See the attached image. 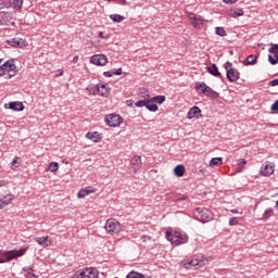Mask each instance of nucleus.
<instances>
[{
	"label": "nucleus",
	"mask_w": 278,
	"mask_h": 278,
	"mask_svg": "<svg viewBox=\"0 0 278 278\" xmlns=\"http://www.w3.org/2000/svg\"><path fill=\"white\" fill-rule=\"evenodd\" d=\"M121 1V3H123L124 5H126V3H127V0H119Z\"/></svg>",
	"instance_id": "864d4df0"
},
{
	"label": "nucleus",
	"mask_w": 278,
	"mask_h": 278,
	"mask_svg": "<svg viewBox=\"0 0 278 278\" xmlns=\"http://www.w3.org/2000/svg\"><path fill=\"white\" fill-rule=\"evenodd\" d=\"M100 38H103V33H100Z\"/></svg>",
	"instance_id": "13d9d810"
},
{
	"label": "nucleus",
	"mask_w": 278,
	"mask_h": 278,
	"mask_svg": "<svg viewBox=\"0 0 278 278\" xmlns=\"http://www.w3.org/2000/svg\"><path fill=\"white\" fill-rule=\"evenodd\" d=\"M104 228L109 233H118L121 231V223L116 219H108Z\"/></svg>",
	"instance_id": "39448f33"
},
{
	"label": "nucleus",
	"mask_w": 278,
	"mask_h": 278,
	"mask_svg": "<svg viewBox=\"0 0 278 278\" xmlns=\"http://www.w3.org/2000/svg\"><path fill=\"white\" fill-rule=\"evenodd\" d=\"M87 90L89 92V94H99V92H101V88H99L98 86H89L87 87Z\"/></svg>",
	"instance_id": "bb28decb"
},
{
	"label": "nucleus",
	"mask_w": 278,
	"mask_h": 278,
	"mask_svg": "<svg viewBox=\"0 0 278 278\" xmlns=\"http://www.w3.org/2000/svg\"><path fill=\"white\" fill-rule=\"evenodd\" d=\"M147 101L148 100H139L136 102V108H147Z\"/></svg>",
	"instance_id": "c9c22d12"
},
{
	"label": "nucleus",
	"mask_w": 278,
	"mask_h": 278,
	"mask_svg": "<svg viewBox=\"0 0 278 278\" xmlns=\"http://www.w3.org/2000/svg\"><path fill=\"white\" fill-rule=\"evenodd\" d=\"M166 238L172 244H175L176 247H179L180 244H186V242H188V235L179 230H167Z\"/></svg>",
	"instance_id": "f257e3e1"
},
{
	"label": "nucleus",
	"mask_w": 278,
	"mask_h": 278,
	"mask_svg": "<svg viewBox=\"0 0 278 278\" xmlns=\"http://www.w3.org/2000/svg\"><path fill=\"white\" fill-rule=\"evenodd\" d=\"M2 76H3V74H2L1 68H0V77H2Z\"/></svg>",
	"instance_id": "bf43d9fd"
},
{
	"label": "nucleus",
	"mask_w": 278,
	"mask_h": 278,
	"mask_svg": "<svg viewBox=\"0 0 278 278\" xmlns=\"http://www.w3.org/2000/svg\"><path fill=\"white\" fill-rule=\"evenodd\" d=\"M104 77H114V72L109 71L103 73Z\"/></svg>",
	"instance_id": "ea45409f"
},
{
	"label": "nucleus",
	"mask_w": 278,
	"mask_h": 278,
	"mask_svg": "<svg viewBox=\"0 0 278 278\" xmlns=\"http://www.w3.org/2000/svg\"><path fill=\"white\" fill-rule=\"evenodd\" d=\"M243 14H244V11H242V9L231 11V16H242Z\"/></svg>",
	"instance_id": "f704fd0d"
},
{
	"label": "nucleus",
	"mask_w": 278,
	"mask_h": 278,
	"mask_svg": "<svg viewBox=\"0 0 278 278\" xmlns=\"http://www.w3.org/2000/svg\"><path fill=\"white\" fill-rule=\"evenodd\" d=\"M230 212H231V214H239L237 208H232V210H230ZM240 214H242V212H240Z\"/></svg>",
	"instance_id": "3c124183"
},
{
	"label": "nucleus",
	"mask_w": 278,
	"mask_h": 278,
	"mask_svg": "<svg viewBox=\"0 0 278 278\" xmlns=\"http://www.w3.org/2000/svg\"><path fill=\"white\" fill-rule=\"evenodd\" d=\"M244 164H247V160L240 159L239 160V166H244Z\"/></svg>",
	"instance_id": "49530a36"
},
{
	"label": "nucleus",
	"mask_w": 278,
	"mask_h": 278,
	"mask_svg": "<svg viewBox=\"0 0 278 278\" xmlns=\"http://www.w3.org/2000/svg\"><path fill=\"white\" fill-rule=\"evenodd\" d=\"M215 34H216L217 36H222V37L227 36V33L225 31V28H224V27H216V28H215Z\"/></svg>",
	"instance_id": "c756f323"
},
{
	"label": "nucleus",
	"mask_w": 278,
	"mask_h": 278,
	"mask_svg": "<svg viewBox=\"0 0 278 278\" xmlns=\"http://www.w3.org/2000/svg\"><path fill=\"white\" fill-rule=\"evenodd\" d=\"M273 173H275V165L271 164L270 162H266L261 167V175H263V177H270Z\"/></svg>",
	"instance_id": "9d476101"
},
{
	"label": "nucleus",
	"mask_w": 278,
	"mask_h": 278,
	"mask_svg": "<svg viewBox=\"0 0 278 278\" xmlns=\"http://www.w3.org/2000/svg\"><path fill=\"white\" fill-rule=\"evenodd\" d=\"M140 94H143V97H149V94H147V90L144 89H141Z\"/></svg>",
	"instance_id": "8fccbe9b"
},
{
	"label": "nucleus",
	"mask_w": 278,
	"mask_h": 278,
	"mask_svg": "<svg viewBox=\"0 0 278 278\" xmlns=\"http://www.w3.org/2000/svg\"><path fill=\"white\" fill-rule=\"evenodd\" d=\"M26 278H38V275L34 274L33 271H28L27 274H25Z\"/></svg>",
	"instance_id": "58836bf2"
},
{
	"label": "nucleus",
	"mask_w": 278,
	"mask_h": 278,
	"mask_svg": "<svg viewBox=\"0 0 278 278\" xmlns=\"http://www.w3.org/2000/svg\"><path fill=\"white\" fill-rule=\"evenodd\" d=\"M275 208L278 211V200L276 201V206Z\"/></svg>",
	"instance_id": "6e6d98bb"
},
{
	"label": "nucleus",
	"mask_w": 278,
	"mask_h": 278,
	"mask_svg": "<svg viewBox=\"0 0 278 278\" xmlns=\"http://www.w3.org/2000/svg\"><path fill=\"white\" fill-rule=\"evenodd\" d=\"M13 5L15 10H21L23 8V0H13Z\"/></svg>",
	"instance_id": "2f4dec72"
},
{
	"label": "nucleus",
	"mask_w": 278,
	"mask_h": 278,
	"mask_svg": "<svg viewBox=\"0 0 278 278\" xmlns=\"http://www.w3.org/2000/svg\"><path fill=\"white\" fill-rule=\"evenodd\" d=\"M3 262H4L3 260H0V264H3Z\"/></svg>",
	"instance_id": "680f3d73"
},
{
	"label": "nucleus",
	"mask_w": 278,
	"mask_h": 278,
	"mask_svg": "<svg viewBox=\"0 0 278 278\" xmlns=\"http://www.w3.org/2000/svg\"><path fill=\"white\" fill-rule=\"evenodd\" d=\"M174 175H176V177H184V175H186V167L184 165H177L174 168Z\"/></svg>",
	"instance_id": "4be33fe9"
},
{
	"label": "nucleus",
	"mask_w": 278,
	"mask_h": 278,
	"mask_svg": "<svg viewBox=\"0 0 278 278\" xmlns=\"http://www.w3.org/2000/svg\"><path fill=\"white\" fill-rule=\"evenodd\" d=\"M224 3H228V4L238 3V0H224Z\"/></svg>",
	"instance_id": "a18cd8bd"
},
{
	"label": "nucleus",
	"mask_w": 278,
	"mask_h": 278,
	"mask_svg": "<svg viewBox=\"0 0 278 278\" xmlns=\"http://www.w3.org/2000/svg\"><path fill=\"white\" fill-rule=\"evenodd\" d=\"M274 114H278V100L270 108Z\"/></svg>",
	"instance_id": "4c0bfd02"
},
{
	"label": "nucleus",
	"mask_w": 278,
	"mask_h": 278,
	"mask_svg": "<svg viewBox=\"0 0 278 278\" xmlns=\"http://www.w3.org/2000/svg\"><path fill=\"white\" fill-rule=\"evenodd\" d=\"M206 170H207V169L202 168V169L199 170V173H202V174H203V173H206Z\"/></svg>",
	"instance_id": "603ef678"
},
{
	"label": "nucleus",
	"mask_w": 278,
	"mask_h": 278,
	"mask_svg": "<svg viewBox=\"0 0 278 278\" xmlns=\"http://www.w3.org/2000/svg\"><path fill=\"white\" fill-rule=\"evenodd\" d=\"M98 88H100V91H98L100 97H110V88H108V85H98Z\"/></svg>",
	"instance_id": "6ab92c4d"
},
{
	"label": "nucleus",
	"mask_w": 278,
	"mask_h": 278,
	"mask_svg": "<svg viewBox=\"0 0 278 278\" xmlns=\"http://www.w3.org/2000/svg\"><path fill=\"white\" fill-rule=\"evenodd\" d=\"M131 164L132 166H135L136 168H140V166H142V157L137 155L131 160Z\"/></svg>",
	"instance_id": "393cba45"
},
{
	"label": "nucleus",
	"mask_w": 278,
	"mask_h": 278,
	"mask_svg": "<svg viewBox=\"0 0 278 278\" xmlns=\"http://www.w3.org/2000/svg\"><path fill=\"white\" fill-rule=\"evenodd\" d=\"M18 160H21V157L15 156L14 160L12 161L11 166L13 169L18 168V166H21V163H18Z\"/></svg>",
	"instance_id": "473e14b6"
},
{
	"label": "nucleus",
	"mask_w": 278,
	"mask_h": 278,
	"mask_svg": "<svg viewBox=\"0 0 278 278\" xmlns=\"http://www.w3.org/2000/svg\"><path fill=\"white\" fill-rule=\"evenodd\" d=\"M2 75H5V73H12L16 71V65L14 64V60L11 59L7 61L3 65L0 66Z\"/></svg>",
	"instance_id": "9b49d317"
},
{
	"label": "nucleus",
	"mask_w": 278,
	"mask_h": 278,
	"mask_svg": "<svg viewBox=\"0 0 278 278\" xmlns=\"http://www.w3.org/2000/svg\"><path fill=\"white\" fill-rule=\"evenodd\" d=\"M223 157H214L210 161V166H222Z\"/></svg>",
	"instance_id": "cd10ccee"
},
{
	"label": "nucleus",
	"mask_w": 278,
	"mask_h": 278,
	"mask_svg": "<svg viewBox=\"0 0 278 278\" xmlns=\"http://www.w3.org/2000/svg\"><path fill=\"white\" fill-rule=\"evenodd\" d=\"M206 71L210 73V75H213V77H220V72L218 71V66H216V64L207 66Z\"/></svg>",
	"instance_id": "a211bd4d"
},
{
	"label": "nucleus",
	"mask_w": 278,
	"mask_h": 278,
	"mask_svg": "<svg viewBox=\"0 0 278 278\" xmlns=\"http://www.w3.org/2000/svg\"><path fill=\"white\" fill-rule=\"evenodd\" d=\"M232 66L233 65L229 61H227L224 64V68L226 71V77H227L228 81H231V83L238 81V79H240V72H238V70H236Z\"/></svg>",
	"instance_id": "7ed1b4c3"
},
{
	"label": "nucleus",
	"mask_w": 278,
	"mask_h": 278,
	"mask_svg": "<svg viewBox=\"0 0 278 278\" xmlns=\"http://www.w3.org/2000/svg\"><path fill=\"white\" fill-rule=\"evenodd\" d=\"M86 138H88L89 140H91L92 142H99V140H101V137L99 135V132L94 131V132H88L86 135Z\"/></svg>",
	"instance_id": "5701e85b"
},
{
	"label": "nucleus",
	"mask_w": 278,
	"mask_h": 278,
	"mask_svg": "<svg viewBox=\"0 0 278 278\" xmlns=\"http://www.w3.org/2000/svg\"><path fill=\"white\" fill-rule=\"evenodd\" d=\"M188 18L192 22L193 27H199V25H203L205 23V20L201 15H197L194 13H189Z\"/></svg>",
	"instance_id": "f8f14e48"
},
{
	"label": "nucleus",
	"mask_w": 278,
	"mask_h": 278,
	"mask_svg": "<svg viewBox=\"0 0 278 278\" xmlns=\"http://www.w3.org/2000/svg\"><path fill=\"white\" fill-rule=\"evenodd\" d=\"M268 86H271V87L278 86V78L269 81Z\"/></svg>",
	"instance_id": "a19ab883"
},
{
	"label": "nucleus",
	"mask_w": 278,
	"mask_h": 278,
	"mask_svg": "<svg viewBox=\"0 0 278 278\" xmlns=\"http://www.w3.org/2000/svg\"><path fill=\"white\" fill-rule=\"evenodd\" d=\"M152 101H154V103H164V101H166V97L165 96H156L154 98H152Z\"/></svg>",
	"instance_id": "7c9ffc66"
},
{
	"label": "nucleus",
	"mask_w": 278,
	"mask_h": 278,
	"mask_svg": "<svg viewBox=\"0 0 278 278\" xmlns=\"http://www.w3.org/2000/svg\"><path fill=\"white\" fill-rule=\"evenodd\" d=\"M113 75H123V68H117L115 72H113Z\"/></svg>",
	"instance_id": "37998d69"
},
{
	"label": "nucleus",
	"mask_w": 278,
	"mask_h": 278,
	"mask_svg": "<svg viewBox=\"0 0 278 278\" xmlns=\"http://www.w3.org/2000/svg\"><path fill=\"white\" fill-rule=\"evenodd\" d=\"M8 204H9L8 202L0 200V210H3V207H5V205Z\"/></svg>",
	"instance_id": "79ce46f5"
},
{
	"label": "nucleus",
	"mask_w": 278,
	"mask_h": 278,
	"mask_svg": "<svg viewBox=\"0 0 278 278\" xmlns=\"http://www.w3.org/2000/svg\"><path fill=\"white\" fill-rule=\"evenodd\" d=\"M146 108L149 112H157V104H155L153 99H148Z\"/></svg>",
	"instance_id": "412c9836"
},
{
	"label": "nucleus",
	"mask_w": 278,
	"mask_h": 278,
	"mask_svg": "<svg viewBox=\"0 0 278 278\" xmlns=\"http://www.w3.org/2000/svg\"><path fill=\"white\" fill-rule=\"evenodd\" d=\"M273 212V208H267L264 214V218H268L266 215L270 214Z\"/></svg>",
	"instance_id": "de8ad7c7"
},
{
	"label": "nucleus",
	"mask_w": 278,
	"mask_h": 278,
	"mask_svg": "<svg viewBox=\"0 0 278 278\" xmlns=\"http://www.w3.org/2000/svg\"><path fill=\"white\" fill-rule=\"evenodd\" d=\"M126 278H151V276H146V275H143L141 273L132 270V271L128 273Z\"/></svg>",
	"instance_id": "b1692460"
},
{
	"label": "nucleus",
	"mask_w": 278,
	"mask_h": 278,
	"mask_svg": "<svg viewBox=\"0 0 278 278\" xmlns=\"http://www.w3.org/2000/svg\"><path fill=\"white\" fill-rule=\"evenodd\" d=\"M243 64H244L245 66H253V65L257 64V55H255V54L249 55V56L244 60Z\"/></svg>",
	"instance_id": "f3484780"
},
{
	"label": "nucleus",
	"mask_w": 278,
	"mask_h": 278,
	"mask_svg": "<svg viewBox=\"0 0 278 278\" xmlns=\"http://www.w3.org/2000/svg\"><path fill=\"white\" fill-rule=\"evenodd\" d=\"M93 192H96L94 189H80L78 191V199H86V197H88V194H93Z\"/></svg>",
	"instance_id": "aec40b11"
},
{
	"label": "nucleus",
	"mask_w": 278,
	"mask_h": 278,
	"mask_svg": "<svg viewBox=\"0 0 278 278\" xmlns=\"http://www.w3.org/2000/svg\"><path fill=\"white\" fill-rule=\"evenodd\" d=\"M90 62L96 66H105L108 64V56L104 54H94L91 56Z\"/></svg>",
	"instance_id": "423d86ee"
},
{
	"label": "nucleus",
	"mask_w": 278,
	"mask_h": 278,
	"mask_svg": "<svg viewBox=\"0 0 278 278\" xmlns=\"http://www.w3.org/2000/svg\"><path fill=\"white\" fill-rule=\"evenodd\" d=\"M238 223H239L238 217H231V218L229 219V226H230V227H236V225H238Z\"/></svg>",
	"instance_id": "e433bc0d"
},
{
	"label": "nucleus",
	"mask_w": 278,
	"mask_h": 278,
	"mask_svg": "<svg viewBox=\"0 0 278 278\" xmlns=\"http://www.w3.org/2000/svg\"><path fill=\"white\" fill-rule=\"evenodd\" d=\"M1 62H3V59H0V64H1Z\"/></svg>",
	"instance_id": "e2e57ef3"
},
{
	"label": "nucleus",
	"mask_w": 278,
	"mask_h": 278,
	"mask_svg": "<svg viewBox=\"0 0 278 278\" xmlns=\"http://www.w3.org/2000/svg\"><path fill=\"white\" fill-rule=\"evenodd\" d=\"M104 121L109 127H118V125H121V115L110 114L105 117Z\"/></svg>",
	"instance_id": "0eeeda50"
},
{
	"label": "nucleus",
	"mask_w": 278,
	"mask_h": 278,
	"mask_svg": "<svg viewBox=\"0 0 278 278\" xmlns=\"http://www.w3.org/2000/svg\"><path fill=\"white\" fill-rule=\"evenodd\" d=\"M26 252H27V249H21L18 251L13 250V251L5 252L4 256L10 262L12 260H15V257H23V255H25Z\"/></svg>",
	"instance_id": "6e6552de"
},
{
	"label": "nucleus",
	"mask_w": 278,
	"mask_h": 278,
	"mask_svg": "<svg viewBox=\"0 0 278 278\" xmlns=\"http://www.w3.org/2000/svg\"><path fill=\"white\" fill-rule=\"evenodd\" d=\"M110 18L111 21H113V23H123V21H125V16H122L119 14H111Z\"/></svg>",
	"instance_id": "a878e982"
},
{
	"label": "nucleus",
	"mask_w": 278,
	"mask_h": 278,
	"mask_svg": "<svg viewBox=\"0 0 278 278\" xmlns=\"http://www.w3.org/2000/svg\"><path fill=\"white\" fill-rule=\"evenodd\" d=\"M199 114H201V109L199 106H192L187 114V118H189V121L199 118Z\"/></svg>",
	"instance_id": "4468645a"
},
{
	"label": "nucleus",
	"mask_w": 278,
	"mask_h": 278,
	"mask_svg": "<svg viewBox=\"0 0 278 278\" xmlns=\"http://www.w3.org/2000/svg\"><path fill=\"white\" fill-rule=\"evenodd\" d=\"M4 16H10V13H4Z\"/></svg>",
	"instance_id": "4d7b16f0"
},
{
	"label": "nucleus",
	"mask_w": 278,
	"mask_h": 278,
	"mask_svg": "<svg viewBox=\"0 0 278 278\" xmlns=\"http://www.w3.org/2000/svg\"><path fill=\"white\" fill-rule=\"evenodd\" d=\"M269 53H274L275 58H273L270 54L268 55V62L273 66L278 64V43H271V47L269 48Z\"/></svg>",
	"instance_id": "1a4fd4ad"
},
{
	"label": "nucleus",
	"mask_w": 278,
	"mask_h": 278,
	"mask_svg": "<svg viewBox=\"0 0 278 278\" xmlns=\"http://www.w3.org/2000/svg\"><path fill=\"white\" fill-rule=\"evenodd\" d=\"M127 105H131V102H130V101H127Z\"/></svg>",
	"instance_id": "052dcab7"
},
{
	"label": "nucleus",
	"mask_w": 278,
	"mask_h": 278,
	"mask_svg": "<svg viewBox=\"0 0 278 278\" xmlns=\"http://www.w3.org/2000/svg\"><path fill=\"white\" fill-rule=\"evenodd\" d=\"M78 61H79V56H78V55H75V56L73 58V60H72V62H73L74 64H77Z\"/></svg>",
	"instance_id": "09e8293b"
},
{
	"label": "nucleus",
	"mask_w": 278,
	"mask_h": 278,
	"mask_svg": "<svg viewBox=\"0 0 278 278\" xmlns=\"http://www.w3.org/2000/svg\"><path fill=\"white\" fill-rule=\"evenodd\" d=\"M8 45H10L11 47L22 49V47H25V40L21 38H13L8 40Z\"/></svg>",
	"instance_id": "ddd939ff"
},
{
	"label": "nucleus",
	"mask_w": 278,
	"mask_h": 278,
	"mask_svg": "<svg viewBox=\"0 0 278 278\" xmlns=\"http://www.w3.org/2000/svg\"><path fill=\"white\" fill-rule=\"evenodd\" d=\"M199 265V261H187L185 263V268H190V266H198Z\"/></svg>",
	"instance_id": "72a5a7b5"
},
{
	"label": "nucleus",
	"mask_w": 278,
	"mask_h": 278,
	"mask_svg": "<svg viewBox=\"0 0 278 278\" xmlns=\"http://www.w3.org/2000/svg\"><path fill=\"white\" fill-rule=\"evenodd\" d=\"M23 271L26 273V275H27V273L34 271V269L31 267H24Z\"/></svg>",
	"instance_id": "c03bdc74"
},
{
	"label": "nucleus",
	"mask_w": 278,
	"mask_h": 278,
	"mask_svg": "<svg viewBox=\"0 0 278 278\" xmlns=\"http://www.w3.org/2000/svg\"><path fill=\"white\" fill-rule=\"evenodd\" d=\"M195 90H198V92H202V94H206V97H211V99H218L219 97L218 92L214 91L205 83H197Z\"/></svg>",
	"instance_id": "20e7f679"
},
{
	"label": "nucleus",
	"mask_w": 278,
	"mask_h": 278,
	"mask_svg": "<svg viewBox=\"0 0 278 278\" xmlns=\"http://www.w3.org/2000/svg\"><path fill=\"white\" fill-rule=\"evenodd\" d=\"M9 110H13L14 112H23V110H25V105L23 104V102H11L9 104Z\"/></svg>",
	"instance_id": "dca6fc26"
},
{
	"label": "nucleus",
	"mask_w": 278,
	"mask_h": 278,
	"mask_svg": "<svg viewBox=\"0 0 278 278\" xmlns=\"http://www.w3.org/2000/svg\"><path fill=\"white\" fill-rule=\"evenodd\" d=\"M48 167L51 173H58V168H60V166L55 162L50 163Z\"/></svg>",
	"instance_id": "c85d7f7f"
},
{
	"label": "nucleus",
	"mask_w": 278,
	"mask_h": 278,
	"mask_svg": "<svg viewBox=\"0 0 278 278\" xmlns=\"http://www.w3.org/2000/svg\"><path fill=\"white\" fill-rule=\"evenodd\" d=\"M35 242H37V244H39L40 247L47 248V247H49V244H51V239L48 236L47 237H36Z\"/></svg>",
	"instance_id": "2eb2a0df"
},
{
	"label": "nucleus",
	"mask_w": 278,
	"mask_h": 278,
	"mask_svg": "<svg viewBox=\"0 0 278 278\" xmlns=\"http://www.w3.org/2000/svg\"><path fill=\"white\" fill-rule=\"evenodd\" d=\"M63 73H64V72L59 73V74L56 75V77H62Z\"/></svg>",
	"instance_id": "5fc2aeb1"
},
{
	"label": "nucleus",
	"mask_w": 278,
	"mask_h": 278,
	"mask_svg": "<svg viewBox=\"0 0 278 278\" xmlns=\"http://www.w3.org/2000/svg\"><path fill=\"white\" fill-rule=\"evenodd\" d=\"M193 216L195 220L200 223H210V220H214V214L208 208L198 207L193 212Z\"/></svg>",
	"instance_id": "f03ea898"
}]
</instances>
